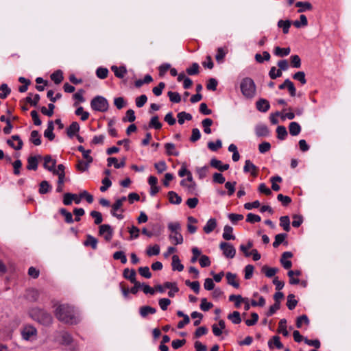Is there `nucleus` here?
Listing matches in <instances>:
<instances>
[{"instance_id": "nucleus-40", "label": "nucleus", "mask_w": 351, "mask_h": 351, "mask_svg": "<svg viewBox=\"0 0 351 351\" xmlns=\"http://www.w3.org/2000/svg\"><path fill=\"white\" fill-rule=\"evenodd\" d=\"M280 226L283 228L286 232L290 230V219L288 216H282L280 218Z\"/></svg>"}, {"instance_id": "nucleus-1", "label": "nucleus", "mask_w": 351, "mask_h": 351, "mask_svg": "<svg viewBox=\"0 0 351 351\" xmlns=\"http://www.w3.org/2000/svg\"><path fill=\"white\" fill-rule=\"evenodd\" d=\"M56 318L65 324H76L80 322V318L73 307L68 304H60L55 311Z\"/></svg>"}, {"instance_id": "nucleus-48", "label": "nucleus", "mask_w": 351, "mask_h": 351, "mask_svg": "<svg viewBox=\"0 0 351 351\" xmlns=\"http://www.w3.org/2000/svg\"><path fill=\"white\" fill-rule=\"evenodd\" d=\"M213 123V120L209 118H206L202 121V125L204 128V132L206 134H209L211 133V129L210 127L212 125Z\"/></svg>"}, {"instance_id": "nucleus-26", "label": "nucleus", "mask_w": 351, "mask_h": 351, "mask_svg": "<svg viewBox=\"0 0 351 351\" xmlns=\"http://www.w3.org/2000/svg\"><path fill=\"white\" fill-rule=\"evenodd\" d=\"M233 228L228 226L226 225L223 228V238L225 240H234L235 236L232 234Z\"/></svg>"}, {"instance_id": "nucleus-4", "label": "nucleus", "mask_w": 351, "mask_h": 351, "mask_svg": "<svg viewBox=\"0 0 351 351\" xmlns=\"http://www.w3.org/2000/svg\"><path fill=\"white\" fill-rule=\"evenodd\" d=\"M90 106L93 110L106 112L108 110V100L103 96H96L90 101Z\"/></svg>"}, {"instance_id": "nucleus-22", "label": "nucleus", "mask_w": 351, "mask_h": 351, "mask_svg": "<svg viewBox=\"0 0 351 351\" xmlns=\"http://www.w3.org/2000/svg\"><path fill=\"white\" fill-rule=\"evenodd\" d=\"M301 126L297 122H291L289 125V131L291 136H297L301 132Z\"/></svg>"}, {"instance_id": "nucleus-58", "label": "nucleus", "mask_w": 351, "mask_h": 351, "mask_svg": "<svg viewBox=\"0 0 351 351\" xmlns=\"http://www.w3.org/2000/svg\"><path fill=\"white\" fill-rule=\"evenodd\" d=\"M282 71L280 69H276L275 66H272L269 72V76L272 80H275L278 77H280L282 76Z\"/></svg>"}, {"instance_id": "nucleus-15", "label": "nucleus", "mask_w": 351, "mask_h": 351, "mask_svg": "<svg viewBox=\"0 0 351 351\" xmlns=\"http://www.w3.org/2000/svg\"><path fill=\"white\" fill-rule=\"evenodd\" d=\"M156 309L149 306H143L139 308V314L143 318H146L149 315L156 313Z\"/></svg>"}, {"instance_id": "nucleus-43", "label": "nucleus", "mask_w": 351, "mask_h": 351, "mask_svg": "<svg viewBox=\"0 0 351 351\" xmlns=\"http://www.w3.org/2000/svg\"><path fill=\"white\" fill-rule=\"evenodd\" d=\"M291 25V22L289 20H280L278 22V27L280 28H282V31L284 34H287L289 32V27Z\"/></svg>"}, {"instance_id": "nucleus-52", "label": "nucleus", "mask_w": 351, "mask_h": 351, "mask_svg": "<svg viewBox=\"0 0 351 351\" xmlns=\"http://www.w3.org/2000/svg\"><path fill=\"white\" fill-rule=\"evenodd\" d=\"M108 70L105 67H99L96 70V75L98 78L104 80L108 77Z\"/></svg>"}, {"instance_id": "nucleus-56", "label": "nucleus", "mask_w": 351, "mask_h": 351, "mask_svg": "<svg viewBox=\"0 0 351 351\" xmlns=\"http://www.w3.org/2000/svg\"><path fill=\"white\" fill-rule=\"evenodd\" d=\"M77 149L82 152L84 158H85L88 162H93V158L90 156V150H86L83 146L80 145L77 147Z\"/></svg>"}, {"instance_id": "nucleus-45", "label": "nucleus", "mask_w": 351, "mask_h": 351, "mask_svg": "<svg viewBox=\"0 0 351 351\" xmlns=\"http://www.w3.org/2000/svg\"><path fill=\"white\" fill-rule=\"evenodd\" d=\"M288 276L289 277V283L291 285H297L300 282V280L298 278H292V276L295 275L297 276L301 274L300 271L299 270H290L288 271Z\"/></svg>"}, {"instance_id": "nucleus-49", "label": "nucleus", "mask_w": 351, "mask_h": 351, "mask_svg": "<svg viewBox=\"0 0 351 351\" xmlns=\"http://www.w3.org/2000/svg\"><path fill=\"white\" fill-rule=\"evenodd\" d=\"M60 213L64 217V221L67 223H72L73 222V219L72 214L67 211L66 209L62 208L60 209Z\"/></svg>"}, {"instance_id": "nucleus-9", "label": "nucleus", "mask_w": 351, "mask_h": 351, "mask_svg": "<svg viewBox=\"0 0 351 351\" xmlns=\"http://www.w3.org/2000/svg\"><path fill=\"white\" fill-rule=\"evenodd\" d=\"M225 329L226 323L223 319L219 321V326L215 324L212 326L213 332L216 337H219L223 332L228 335V332Z\"/></svg>"}, {"instance_id": "nucleus-51", "label": "nucleus", "mask_w": 351, "mask_h": 351, "mask_svg": "<svg viewBox=\"0 0 351 351\" xmlns=\"http://www.w3.org/2000/svg\"><path fill=\"white\" fill-rule=\"evenodd\" d=\"M54 108H55L54 104L51 103V104H48V108H47L45 106L41 107L40 111L43 114L47 115L48 117H51L53 114Z\"/></svg>"}, {"instance_id": "nucleus-47", "label": "nucleus", "mask_w": 351, "mask_h": 351, "mask_svg": "<svg viewBox=\"0 0 351 351\" xmlns=\"http://www.w3.org/2000/svg\"><path fill=\"white\" fill-rule=\"evenodd\" d=\"M277 137L280 140H284L287 137L288 133L287 129L283 125H279L276 128Z\"/></svg>"}, {"instance_id": "nucleus-57", "label": "nucleus", "mask_w": 351, "mask_h": 351, "mask_svg": "<svg viewBox=\"0 0 351 351\" xmlns=\"http://www.w3.org/2000/svg\"><path fill=\"white\" fill-rule=\"evenodd\" d=\"M75 114L77 116H81V120L84 121L87 120L89 117V113L84 110L83 107L80 106L75 110Z\"/></svg>"}, {"instance_id": "nucleus-44", "label": "nucleus", "mask_w": 351, "mask_h": 351, "mask_svg": "<svg viewBox=\"0 0 351 351\" xmlns=\"http://www.w3.org/2000/svg\"><path fill=\"white\" fill-rule=\"evenodd\" d=\"M178 121L179 124L182 125L185 120L190 121L192 119V115L186 112H181L178 114Z\"/></svg>"}, {"instance_id": "nucleus-35", "label": "nucleus", "mask_w": 351, "mask_h": 351, "mask_svg": "<svg viewBox=\"0 0 351 351\" xmlns=\"http://www.w3.org/2000/svg\"><path fill=\"white\" fill-rule=\"evenodd\" d=\"M169 239L173 241L175 245L182 244L183 243V237L180 231L171 233L169 235Z\"/></svg>"}, {"instance_id": "nucleus-2", "label": "nucleus", "mask_w": 351, "mask_h": 351, "mask_svg": "<svg viewBox=\"0 0 351 351\" xmlns=\"http://www.w3.org/2000/svg\"><path fill=\"white\" fill-rule=\"evenodd\" d=\"M29 315L32 319L45 326H49L53 323L51 315L39 308H32Z\"/></svg>"}, {"instance_id": "nucleus-23", "label": "nucleus", "mask_w": 351, "mask_h": 351, "mask_svg": "<svg viewBox=\"0 0 351 351\" xmlns=\"http://www.w3.org/2000/svg\"><path fill=\"white\" fill-rule=\"evenodd\" d=\"M217 227V221L215 218H211L208 220L206 224L204 227V231L206 234H209L213 232Z\"/></svg>"}, {"instance_id": "nucleus-7", "label": "nucleus", "mask_w": 351, "mask_h": 351, "mask_svg": "<svg viewBox=\"0 0 351 351\" xmlns=\"http://www.w3.org/2000/svg\"><path fill=\"white\" fill-rule=\"evenodd\" d=\"M219 247L223 251V254L226 257L229 258L234 257L236 250L232 244L226 242H221L219 245Z\"/></svg>"}, {"instance_id": "nucleus-10", "label": "nucleus", "mask_w": 351, "mask_h": 351, "mask_svg": "<svg viewBox=\"0 0 351 351\" xmlns=\"http://www.w3.org/2000/svg\"><path fill=\"white\" fill-rule=\"evenodd\" d=\"M43 160H44V164H43L44 168L52 173L54 167L56 165V160L53 159L50 155L45 156L43 158Z\"/></svg>"}, {"instance_id": "nucleus-11", "label": "nucleus", "mask_w": 351, "mask_h": 351, "mask_svg": "<svg viewBox=\"0 0 351 351\" xmlns=\"http://www.w3.org/2000/svg\"><path fill=\"white\" fill-rule=\"evenodd\" d=\"M255 133L258 137H265L269 134V130L266 125L258 124L255 126Z\"/></svg>"}, {"instance_id": "nucleus-17", "label": "nucleus", "mask_w": 351, "mask_h": 351, "mask_svg": "<svg viewBox=\"0 0 351 351\" xmlns=\"http://www.w3.org/2000/svg\"><path fill=\"white\" fill-rule=\"evenodd\" d=\"M98 240L90 234L86 235V239L84 241L83 244L84 246H90L93 250L97 248Z\"/></svg>"}, {"instance_id": "nucleus-28", "label": "nucleus", "mask_w": 351, "mask_h": 351, "mask_svg": "<svg viewBox=\"0 0 351 351\" xmlns=\"http://www.w3.org/2000/svg\"><path fill=\"white\" fill-rule=\"evenodd\" d=\"M52 189L51 185L49 184V182L43 180L40 183L39 185V193L46 194L49 193Z\"/></svg>"}, {"instance_id": "nucleus-64", "label": "nucleus", "mask_w": 351, "mask_h": 351, "mask_svg": "<svg viewBox=\"0 0 351 351\" xmlns=\"http://www.w3.org/2000/svg\"><path fill=\"white\" fill-rule=\"evenodd\" d=\"M168 96L169 97V99L173 103H179L181 101V96L177 92H168Z\"/></svg>"}, {"instance_id": "nucleus-60", "label": "nucleus", "mask_w": 351, "mask_h": 351, "mask_svg": "<svg viewBox=\"0 0 351 351\" xmlns=\"http://www.w3.org/2000/svg\"><path fill=\"white\" fill-rule=\"evenodd\" d=\"M290 59L291 66L297 69L301 66V59L298 55L291 56Z\"/></svg>"}, {"instance_id": "nucleus-63", "label": "nucleus", "mask_w": 351, "mask_h": 351, "mask_svg": "<svg viewBox=\"0 0 351 351\" xmlns=\"http://www.w3.org/2000/svg\"><path fill=\"white\" fill-rule=\"evenodd\" d=\"M303 324H305L306 325L309 324V319L306 315H302L298 317L296 321L297 328H301Z\"/></svg>"}, {"instance_id": "nucleus-14", "label": "nucleus", "mask_w": 351, "mask_h": 351, "mask_svg": "<svg viewBox=\"0 0 351 351\" xmlns=\"http://www.w3.org/2000/svg\"><path fill=\"white\" fill-rule=\"evenodd\" d=\"M256 108L258 111L266 112L270 108L269 101L265 99H260L256 103Z\"/></svg>"}, {"instance_id": "nucleus-53", "label": "nucleus", "mask_w": 351, "mask_h": 351, "mask_svg": "<svg viewBox=\"0 0 351 351\" xmlns=\"http://www.w3.org/2000/svg\"><path fill=\"white\" fill-rule=\"evenodd\" d=\"M221 147L222 142L220 139H217L215 143L212 141L208 143V149L213 152L217 151L219 149L221 148Z\"/></svg>"}, {"instance_id": "nucleus-36", "label": "nucleus", "mask_w": 351, "mask_h": 351, "mask_svg": "<svg viewBox=\"0 0 351 351\" xmlns=\"http://www.w3.org/2000/svg\"><path fill=\"white\" fill-rule=\"evenodd\" d=\"M247 300V298H242V296L241 295H230L229 296V300L231 302L234 301V302H235L234 305L237 308H239L240 306L241 303L242 302H245Z\"/></svg>"}, {"instance_id": "nucleus-50", "label": "nucleus", "mask_w": 351, "mask_h": 351, "mask_svg": "<svg viewBox=\"0 0 351 351\" xmlns=\"http://www.w3.org/2000/svg\"><path fill=\"white\" fill-rule=\"evenodd\" d=\"M298 304V301L295 299V295L293 294H289L287 296V306L289 310H293L295 308Z\"/></svg>"}, {"instance_id": "nucleus-46", "label": "nucleus", "mask_w": 351, "mask_h": 351, "mask_svg": "<svg viewBox=\"0 0 351 351\" xmlns=\"http://www.w3.org/2000/svg\"><path fill=\"white\" fill-rule=\"evenodd\" d=\"M51 79L54 82L55 84H59L63 80V74L60 70L55 71L51 75Z\"/></svg>"}, {"instance_id": "nucleus-24", "label": "nucleus", "mask_w": 351, "mask_h": 351, "mask_svg": "<svg viewBox=\"0 0 351 351\" xmlns=\"http://www.w3.org/2000/svg\"><path fill=\"white\" fill-rule=\"evenodd\" d=\"M172 269L173 271H182L184 269V265L180 263V260L178 255H173L172 256Z\"/></svg>"}, {"instance_id": "nucleus-5", "label": "nucleus", "mask_w": 351, "mask_h": 351, "mask_svg": "<svg viewBox=\"0 0 351 351\" xmlns=\"http://www.w3.org/2000/svg\"><path fill=\"white\" fill-rule=\"evenodd\" d=\"M53 336L54 341L64 346H69L73 342L71 334L64 330L56 331Z\"/></svg>"}, {"instance_id": "nucleus-61", "label": "nucleus", "mask_w": 351, "mask_h": 351, "mask_svg": "<svg viewBox=\"0 0 351 351\" xmlns=\"http://www.w3.org/2000/svg\"><path fill=\"white\" fill-rule=\"evenodd\" d=\"M113 258L115 260H120L123 264H125L127 263L126 256L122 251H117L114 252L113 254Z\"/></svg>"}, {"instance_id": "nucleus-3", "label": "nucleus", "mask_w": 351, "mask_h": 351, "mask_svg": "<svg viewBox=\"0 0 351 351\" xmlns=\"http://www.w3.org/2000/svg\"><path fill=\"white\" fill-rule=\"evenodd\" d=\"M241 90L243 96L247 98H252L256 93V85L252 79L245 77L242 80L240 84Z\"/></svg>"}, {"instance_id": "nucleus-30", "label": "nucleus", "mask_w": 351, "mask_h": 351, "mask_svg": "<svg viewBox=\"0 0 351 351\" xmlns=\"http://www.w3.org/2000/svg\"><path fill=\"white\" fill-rule=\"evenodd\" d=\"M291 52L289 47L281 48L280 47H276L274 48V54L278 57H284L288 56Z\"/></svg>"}, {"instance_id": "nucleus-31", "label": "nucleus", "mask_w": 351, "mask_h": 351, "mask_svg": "<svg viewBox=\"0 0 351 351\" xmlns=\"http://www.w3.org/2000/svg\"><path fill=\"white\" fill-rule=\"evenodd\" d=\"M136 271L134 269H125L123 271V277L129 280L131 282H134L136 280Z\"/></svg>"}, {"instance_id": "nucleus-6", "label": "nucleus", "mask_w": 351, "mask_h": 351, "mask_svg": "<svg viewBox=\"0 0 351 351\" xmlns=\"http://www.w3.org/2000/svg\"><path fill=\"white\" fill-rule=\"evenodd\" d=\"M22 338L25 341H32L37 337V330L32 325H25L21 330Z\"/></svg>"}, {"instance_id": "nucleus-33", "label": "nucleus", "mask_w": 351, "mask_h": 351, "mask_svg": "<svg viewBox=\"0 0 351 351\" xmlns=\"http://www.w3.org/2000/svg\"><path fill=\"white\" fill-rule=\"evenodd\" d=\"M149 128L160 130L162 128V123L159 121L158 115L152 117L149 123Z\"/></svg>"}, {"instance_id": "nucleus-13", "label": "nucleus", "mask_w": 351, "mask_h": 351, "mask_svg": "<svg viewBox=\"0 0 351 351\" xmlns=\"http://www.w3.org/2000/svg\"><path fill=\"white\" fill-rule=\"evenodd\" d=\"M180 185L186 189L188 194L197 195V185L195 183H188L186 180L183 179L180 182Z\"/></svg>"}, {"instance_id": "nucleus-16", "label": "nucleus", "mask_w": 351, "mask_h": 351, "mask_svg": "<svg viewBox=\"0 0 351 351\" xmlns=\"http://www.w3.org/2000/svg\"><path fill=\"white\" fill-rule=\"evenodd\" d=\"M226 277L228 285L234 287L236 289H238L239 287V283L237 280V274H232L231 272H228L226 273Z\"/></svg>"}, {"instance_id": "nucleus-55", "label": "nucleus", "mask_w": 351, "mask_h": 351, "mask_svg": "<svg viewBox=\"0 0 351 351\" xmlns=\"http://www.w3.org/2000/svg\"><path fill=\"white\" fill-rule=\"evenodd\" d=\"M32 94L29 93V95L25 99L26 101L33 106H36L40 100V95L38 94H36L34 95V98H32Z\"/></svg>"}, {"instance_id": "nucleus-8", "label": "nucleus", "mask_w": 351, "mask_h": 351, "mask_svg": "<svg viewBox=\"0 0 351 351\" xmlns=\"http://www.w3.org/2000/svg\"><path fill=\"white\" fill-rule=\"evenodd\" d=\"M99 235L104 236L107 241H110L112 238L113 230L108 224H102L99 226Z\"/></svg>"}, {"instance_id": "nucleus-42", "label": "nucleus", "mask_w": 351, "mask_h": 351, "mask_svg": "<svg viewBox=\"0 0 351 351\" xmlns=\"http://www.w3.org/2000/svg\"><path fill=\"white\" fill-rule=\"evenodd\" d=\"M287 320L285 319H282L279 322L278 332L282 333L283 336L287 337L289 335V332L287 330Z\"/></svg>"}, {"instance_id": "nucleus-18", "label": "nucleus", "mask_w": 351, "mask_h": 351, "mask_svg": "<svg viewBox=\"0 0 351 351\" xmlns=\"http://www.w3.org/2000/svg\"><path fill=\"white\" fill-rule=\"evenodd\" d=\"M111 70L114 72V75L118 78H123L127 73V69L124 66L118 67L113 65L111 66Z\"/></svg>"}, {"instance_id": "nucleus-29", "label": "nucleus", "mask_w": 351, "mask_h": 351, "mask_svg": "<svg viewBox=\"0 0 351 351\" xmlns=\"http://www.w3.org/2000/svg\"><path fill=\"white\" fill-rule=\"evenodd\" d=\"M165 148L168 156H178L179 155V152L176 150L175 145L172 143H167L165 145Z\"/></svg>"}, {"instance_id": "nucleus-37", "label": "nucleus", "mask_w": 351, "mask_h": 351, "mask_svg": "<svg viewBox=\"0 0 351 351\" xmlns=\"http://www.w3.org/2000/svg\"><path fill=\"white\" fill-rule=\"evenodd\" d=\"M30 141L36 146L41 144L40 135L37 130H33L31 132Z\"/></svg>"}, {"instance_id": "nucleus-19", "label": "nucleus", "mask_w": 351, "mask_h": 351, "mask_svg": "<svg viewBox=\"0 0 351 351\" xmlns=\"http://www.w3.org/2000/svg\"><path fill=\"white\" fill-rule=\"evenodd\" d=\"M40 292L35 289H28L26 292L25 297L31 302H36L38 300Z\"/></svg>"}, {"instance_id": "nucleus-25", "label": "nucleus", "mask_w": 351, "mask_h": 351, "mask_svg": "<svg viewBox=\"0 0 351 351\" xmlns=\"http://www.w3.org/2000/svg\"><path fill=\"white\" fill-rule=\"evenodd\" d=\"M167 195L171 204L178 205L182 202V197L173 191L168 192Z\"/></svg>"}, {"instance_id": "nucleus-34", "label": "nucleus", "mask_w": 351, "mask_h": 351, "mask_svg": "<svg viewBox=\"0 0 351 351\" xmlns=\"http://www.w3.org/2000/svg\"><path fill=\"white\" fill-rule=\"evenodd\" d=\"M227 318L234 324H238L241 322L240 313L238 311H234L232 313H230L228 315Z\"/></svg>"}, {"instance_id": "nucleus-32", "label": "nucleus", "mask_w": 351, "mask_h": 351, "mask_svg": "<svg viewBox=\"0 0 351 351\" xmlns=\"http://www.w3.org/2000/svg\"><path fill=\"white\" fill-rule=\"evenodd\" d=\"M38 168V159L36 156H30L27 159V169L28 170H36Z\"/></svg>"}, {"instance_id": "nucleus-21", "label": "nucleus", "mask_w": 351, "mask_h": 351, "mask_svg": "<svg viewBox=\"0 0 351 351\" xmlns=\"http://www.w3.org/2000/svg\"><path fill=\"white\" fill-rule=\"evenodd\" d=\"M243 171L245 173L251 172L253 176H256L257 167L250 160H245Z\"/></svg>"}, {"instance_id": "nucleus-54", "label": "nucleus", "mask_w": 351, "mask_h": 351, "mask_svg": "<svg viewBox=\"0 0 351 351\" xmlns=\"http://www.w3.org/2000/svg\"><path fill=\"white\" fill-rule=\"evenodd\" d=\"M146 252L149 256H156L160 253V246L157 244L153 246H149Z\"/></svg>"}, {"instance_id": "nucleus-59", "label": "nucleus", "mask_w": 351, "mask_h": 351, "mask_svg": "<svg viewBox=\"0 0 351 351\" xmlns=\"http://www.w3.org/2000/svg\"><path fill=\"white\" fill-rule=\"evenodd\" d=\"M293 78L299 81L302 84H305L306 83L305 73L304 71H298L293 75Z\"/></svg>"}, {"instance_id": "nucleus-39", "label": "nucleus", "mask_w": 351, "mask_h": 351, "mask_svg": "<svg viewBox=\"0 0 351 351\" xmlns=\"http://www.w3.org/2000/svg\"><path fill=\"white\" fill-rule=\"evenodd\" d=\"M228 53V50L225 49L222 47H219L217 50V54L215 56V59L219 63H221L223 61V59Z\"/></svg>"}, {"instance_id": "nucleus-62", "label": "nucleus", "mask_w": 351, "mask_h": 351, "mask_svg": "<svg viewBox=\"0 0 351 351\" xmlns=\"http://www.w3.org/2000/svg\"><path fill=\"white\" fill-rule=\"evenodd\" d=\"M208 166H204L202 167H197L196 169V172L199 176V179L204 178L208 172Z\"/></svg>"}, {"instance_id": "nucleus-20", "label": "nucleus", "mask_w": 351, "mask_h": 351, "mask_svg": "<svg viewBox=\"0 0 351 351\" xmlns=\"http://www.w3.org/2000/svg\"><path fill=\"white\" fill-rule=\"evenodd\" d=\"M108 166L110 167L112 164L116 169H119L125 167V158H123L120 162H118L117 158L110 157L108 158Z\"/></svg>"}, {"instance_id": "nucleus-27", "label": "nucleus", "mask_w": 351, "mask_h": 351, "mask_svg": "<svg viewBox=\"0 0 351 351\" xmlns=\"http://www.w3.org/2000/svg\"><path fill=\"white\" fill-rule=\"evenodd\" d=\"M80 130V125L78 123L74 121L67 128V135L69 137L72 138Z\"/></svg>"}, {"instance_id": "nucleus-41", "label": "nucleus", "mask_w": 351, "mask_h": 351, "mask_svg": "<svg viewBox=\"0 0 351 351\" xmlns=\"http://www.w3.org/2000/svg\"><path fill=\"white\" fill-rule=\"evenodd\" d=\"M295 5L300 8L298 12H303L306 10H311L313 8L312 5L309 2L306 1H298L296 3Z\"/></svg>"}, {"instance_id": "nucleus-38", "label": "nucleus", "mask_w": 351, "mask_h": 351, "mask_svg": "<svg viewBox=\"0 0 351 351\" xmlns=\"http://www.w3.org/2000/svg\"><path fill=\"white\" fill-rule=\"evenodd\" d=\"M262 271L265 273L267 277L271 278L278 271V269L276 267H269L265 265L263 267Z\"/></svg>"}, {"instance_id": "nucleus-12", "label": "nucleus", "mask_w": 351, "mask_h": 351, "mask_svg": "<svg viewBox=\"0 0 351 351\" xmlns=\"http://www.w3.org/2000/svg\"><path fill=\"white\" fill-rule=\"evenodd\" d=\"M210 165L212 167L215 168L220 171H224L229 169L228 164L222 165L221 161L215 158L210 160Z\"/></svg>"}]
</instances>
